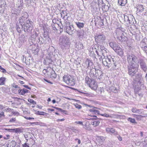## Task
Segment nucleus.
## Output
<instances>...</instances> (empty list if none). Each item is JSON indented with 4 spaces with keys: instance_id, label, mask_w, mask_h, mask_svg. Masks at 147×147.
Returning a JSON list of instances; mask_svg holds the SVG:
<instances>
[{
    "instance_id": "obj_1",
    "label": "nucleus",
    "mask_w": 147,
    "mask_h": 147,
    "mask_svg": "<svg viewBox=\"0 0 147 147\" xmlns=\"http://www.w3.org/2000/svg\"><path fill=\"white\" fill-rule=\"evenodd\" d=\"M143 85V79L141 75L138 74L136 76L132 83L133 88L135 91H138Z\"/></svg>"
},
{
    "instance_id": "obj_2",
    "label": "nucleus",
    "mask_w": 147,
    "mask_h": 147,
    "mask_svg": "<svg viewBox=\"0 0 147 147\" xmlns=\"http://www.w3.org/2000/svg\"><path fill=\"white\" fill-rule=\"evenodd\" d=\"M63 80L66 84L70 86L75 84V80L74 77L68 74H65L63 77Z\"/></svg>"
},
{
    "instance_id": "obj_3",
    "label": "nucleus",
    "mask_w": 147,
    "mask_h": 147,
    "mask_svg": "<svg viewBox=\"0 0 147 147\" xmlns=\"http://www.w3.org/2000/svg\"><path fill=\"white\" fill-rule=\"evenodd\" d=\"M42 73L44 75L52 78H55L57 75L53 69L51 67H48L43 70Z\"/></svg>"
},
{
    "instance_id": "obj_4",
    "label": "nucleus",
    "mask_w": 147,
    "mask_h": 147,
    "mask_svg": "<svg viewBox=\"0 0 147 147\" xmlns=\"http://www.w3.org/2000/svg\"><path fill=\"white\" fill-rule=\"evenodd\" d=\"M85 83L88 85L92 89L95 91L97 88L98 85L96 82L94 80L86 77L85 78Z\"/></svg>"
},
{
    "instance_id": "obj_5",
    "label": "nucleus",
    "mask_w": 147,
    "mask_h": 147,
    "mask_svg": "<svg viewBox=\"0 0 147 147\" xmlns=\"http://www.w3.org/2000/svg\"><path fill=\"white\" fill-rule=\"evenodd\" d=\"M139 65L138 64L129 65L128 66V73L129 75L134 76L138 71Z\"/></svg>"
},
{
    "instance_id": "obj_6",
    "label": "nucleus",
    "mask_w": 147,
    "mask_h": 147,
    "mask_svg": "<svg viewBox=\"0 0 147 147\" xmlns=\"http://www.w3.org/2000/svg\"><path fill=\"white\" fill-rule=\"evenodd\" d=\"M103 56L105 57L104 56ZM101 58L102 60L103 65L106 66H107L108 67H110L112 62L113 61V59L111 56H107L106 57L103 58L102 56H101Z\"/></svg>"
},
{
    "instance_id": "obj_7",
    "label": "nucleus",
    "mask_w": 147,
    "mask_h": 147,
    "mask_svg": "<svg viewBox=\"0 0 147 147\" xmlns=\"http://www.w3.org/2000/svg\"><path fill=\"white\" fill-rule=\"evenodd\" d=\"M127 60L129 65L138 64L137 63V58L134 55L129 54L127 55Z\"/></svg>"
},
{
    "instance_id": "obj_8",
    "label": "nucleus",
    "mask_w": 147,
    "mask_h": 147,
    "mask_svg": "<svg viewBox=\"0 0 147 147\" xmlns=\"http://www.w3.org/2000/svg\"><path fill=\"white\" fill-rule=\"evenodd\" d=\"M95 40L96 42L99 44H102L104 42L105 39V37L103 34H96L94 37Z\"/></svg>"
},
{
    "instance_id": "obj_9",
    "label": "nucleus",
    "mask_w": 147,
    "mask_h": 147,
    "mask_svg": "<svg viewBox=\"0 0 147 147\" xmlns=\"http://www.w3.org/2000/svg\"><path fill=\"white\" fill-rule=\"evenodd\" d=\"M117 37L118 39L121 42H124L126 40V37L124 36L121 31H117L116 32Z\"/></svg>"
},
{
    "instance_id": "obj_10",
    "label": "nucleus",
    "mask_w": 147,
    "mask_h": 147,
    "mask_svg": "<svg viewBox=\"0 0 147 147\" xmlns=\"http://www.w3.org/2000/svg\"><path fill=\"white\" fill-rule=\"evenodd\" d=\"M109 45L115 52L121 48L120 46L115 42H111L109 43Z\"/></svg>"
},
{
    "instance_id": "obj_11",
    "label": "nucleus",
    "mask_w": 147,
    "mask_h": 147,
    "mask_svg": "<svg viewBox=\"0 0 147 147\" xmlns=\"http://www.w3.org/2000/svg\"><path fill=\"white\" fill-rule=\"evenodd\" d=\"M31 23L30 21L27 20L24 24V32H29L30 31V28Z\"/></svg>"
},
{
    "instance_id": "obj_12",
    "label": "nucleus",
    "mask_w": 147,
    "mask_h": 147,
    "mask_svg": "<svg viewBox=\"0 0 147 147\" xmlns=\"http://www.w3.org/2000/svg\"><path fill=\"white\" fill-rule=\"evenodd\" d=\"M139 62L140 64L141 68L146 72L147 70V67L143 59H140Z\"/></svg>"
},
{
    "instance_id": "obj_13",
    "label": "nucleus",
    "mask_w": 147,
    "mask_h": 147,
    "mask_svg": "<svg viewBox=\"0 0 147 147\" xmlns=\"http://www.w3.org/2000/svg\"><path fill=\"white\" fill-rule=\"evenodd\" d=\"M96 118L90 119L92 120V121L90 122V124L94 125V127H96L99 125L100 123V121L98 120H95L94 119H96Z\"/></svg>"
},
{
    "instance_id": "obj_14",
    "label": "nucleus",
    "mask_w": 147,
    "mask_h": 147,
    "mask_svg": "<svg viewBox=\"0 0 147 147\" xmlns=\"http://www.w3.org/2000/svg\"><path fill=\"white\" fill-rule=\"evenodd\" d=\"M144 8L142 5H139L137 7V12L138 13L140 14L144 11Z\"/></svg>"
},
{
    "instance_id": "obj_15",
    "label": "nucleus",
    "mask_w": 147,
    "mask_h": 147,
    "mask_svg": "<svg viewBox=\"0 0 147 147\" xmlns=\"http://www.w3.org/2000/svg\"><path fill=\"white\" fill-rule=\"evenodd\" d=\"M95 25L96 26H99L100 27L104 25V23L103 21L99 20L95 22Z\"/></svg>"
},
{
    "instance_id": "obj_16",
    "label": "nucleus",
    "mask_w": 147,
    "mask_h": 147,
    "mask_svg": "<svg viewBox=\"0 0 147 147\" xmlns=\"http://www.w3.org/2000/svg\"><path fill=\"white\" fill-rule=\"evenodd\" d=\"M127 3V0H118V3L122 6H124Z\"/></svg>"
},
{
    "instance_id": "obj_17",
    "label": "nucleus",
    "mask_w": 147,
    "mask_h": 147,
    "mask_svg": "<svg viewBox=\"0 0 147 147\" xmlns=\"http://www.w3.org/2000/svg\"><path fill=\"white\" fill-rule=\"evenodd\" d=\"M116 52L117 53L118 55L121 57L123 56L124 53L123 50L121 48Z\"/></svg>"
},
{
    "instance_id": "obj_18",
    "label": "nucleus",
    "mask_w": 147,
    "mask_h": 147,
    "mask_svg": "<svg viewBox=\"0 0 147 147\" xmlns=\"http://www.w3.org/2000/svg\"><path fill=\"white\" fill-rule=\"evenodd\" d=\"M106 130L108 133L110 132L111 133H114L115 132V129L113 128L107 127L106 129Z\"/></svg>"
},
{
    "instance_id": "obj_19",
    "label": "nucleus",
    "mask_w": 147,
    "mask_h": 147,
    "mask_svg": "<svg viewBox=\"0 0 147 147\" xmlns=\"http://www.w3.org/2000/svg\"><path fill=\"white\" fill-rule=\"evenodd\" d=\"M76 24L77 26L79 28H81L84 27V24L83 23L78 22H76Z\"/></svg>"
},
{
    "instance_id": "obj_20",
    "label": "nucleus",
    "mask_w": 147,
    "mask_h": 147,
    "mask_svg": "<svg viewBox=\"0 0 147 147\" xmlns=\"http://www.w3.org/2000/svg\"><path fill=\"white\" fill-rule=\"evenodd\" d=\"M131 111L134 113H140L141 112V109H137L136 108H133L131 109Z\"/></svg>"
},
{
    "instance_id": "obj_21",
    "label": "nucleus",
    "mask_w": 147,
    "mask_h": 147,
    "mask_svg": "<svg viewBox=\"0 0 147 147\" xmlns=\"http://www.w3.org/2000/svg\"><path fill=\"white\" fill-rule=\"evenodd\" d=\"M134 116L136 117L137 120H140L143 117H145V116L142 115H137L135 114L134 115Z\"/></svg>"
},
{
    "instance_id": "obj_22",
    "label": "nucleus",
    "mask_w": 147,
    "mask_h": 147,
    "mask_svg": "<svg viewBox=\"0 0 147 147\" xmlns=\"http://www.w3.org/2000/svg\"><path fill=\"white\" fill-rule=\"evenodd\" d=\"M5 78L4 77L0 78V85H4L5 83Z\"/></svg>"
},
{
    "instance_id": "obj_23",
    "label": "nucleus",
    "mask_w": 147,
    "mask_h": 147,
    "mask_svg": "<svg viewBox=\"0 0 147 147\" xmlns=\"http://www.w3.org/2000/svg\"><path fill=\"white\" fill-rule=\"evenodd\" d=\"M14 132L16 133H20L22 132V129L20 128H16L14 129Z\"/></svg>"
},
{
    "instance_id": "obj_24",
    "label": "nucleus",
    "mask_w": 147,
    "mask_h": 147,
    "mask_svg": "<svg viewBox=\"0 0 147 147\" xmlns=\"http://www.w3.org/2000/svg\"><path fill=\"white\" fill-rule=\"evenodd\" d=\"M74 105L75 106V107L78 109H80L82 108V107L81 105H78L77 103H76L75 104H74Z\"/></svg>"
},
{
    "instance_id": "obj_25",
    "label": "nucleus",
    "mask_w": 147,
    "mask_h": 147,
    "mask_svg": "<svg viewBox=\"0 0 147 147\" xmlns=\"http://www.w3.org/2000/svg\"><path fill=\"white\" fill-rule=\"evenodd\" d=\"M128 121H130L131 123H136L135 120L134 119H132L131 118H129L128 119Z\"/></svg>"
},
{
    "instance_id": "obj_26",
    "label": "nucleus",
    "mask_w": 147,
    "mask_h": 147,
    "mask_svg": "<svg viewBox=\"0 0 147 147\" xmlns=\"http://www.w3.org/2000/svg\"><path fill=\"white\" fill-rule=\"evenodd\" d=\"M28 101L30 102L32 104H36V102L34 100H33L32 99H31L30 98H29L28 99Z\"/></svg>"
},
{
    "instance_id": "obj_27",
    "label": "nucleus",
    "mask_w": 147,
    "mask_h": 147,
    "mask_svg": "<svg viewBox=\"0 0 147 147\" xmlns=\"http://www.w3.org/2000/svg\"><path fill=\"white\" fill-rule=\"evenodd\" d=\"M19 21L20 23L21 24L22 26L23 25H24V23H25V22H24L22 18L20 19Z\"/></svg>"
},
{
    "instance_id": "obj_28",
    "label": "nucleus",
    "mask_w": 147,
    "mask_h": 147,
    "mask_svg": "<svg viewBox=\"0 0 147 147\" xmlns=\"http://www.w3.org/2000/svg\"><path fill=\"white\" fill-rule=\"evenodd\" d=\"M0 71H2L3 73L6 72V70L5 69L3 68L1 65H0Z\"/></svg>"
},
{
    "instance_id": "obj_29",
    "label": "nucleus",
    "mask_w": 147,
    "mask_h": 147,
    "mask_svg": "<svg viewBox=\"0 0 147 147\" xmlns=\"http://www.w3.org/2000/svg\"><path fill=\"white\" fill-rule=\"evenodd\" d=\"M97 109V107H94L92 109H89V110L90 111L93 113L94 112V111L96 110V109Z\"/></svg>"
},
{
    "instance_id": "obj_30",
    "label": "nucleus",
    "mask_w": 147,
    "mask_h": 147,
    "mask_svg": "<svg viewBox=\"0 0 147 147\" xmlns=\"http://www.w3.org/2000/svg\"><path fill=\"white\" fill-rule=\"evenodd\" d=\"M12 86L15 88H20V87H18V85H16L15 83H13L11 85Z\"/></svg>"
},
{
    "instance_id": "obj_31",
    "label": "nucleus",
    "mask_w": 147,
    "mask_h": 147,
    "mask_svg": "<svg viewBox=\"0 0 147 147\" xmlns=\"http://www.w3.org/2000/svg\"><path fill=\"white\" fill-rule=\"evenodd\" d=\"M5 130L11 132H14V129H5Z\"/></svg>"
},
{
    "instance_id": "obj_32",
    "label": "nucleus",
    "mask_w": 147,
    "mask_h": 147,
    "mask_svg": "<svg viewBox=\"0 0 147 147\" xmlns=\"http://www.w3.org/2000/svg\"><path fill=\"white\" fill-rule=\"evenodd\" d=\"M16 119L15 118H12L10 119L9 121V122L10 123H13L16 121Z\"/></svg>"
},
{
    "instance_id": "obj_33",
    "label": "nucleus",
    "mask_w": 147,
    "mask_h": 147,
    "mask_svg": "<svg viewBox=\"0 0 147 147\" xmlns=\"http://www.w3.org/2000/svg\"><path fill=\"white\" fill-rule=\"evenodd\" d=\"M100 115L101 116L108 117H109V115L108 114H107L106 113H105L104 114H100Z\"/></svg>"
},
{
    "instance_id": "obj_34",
    "label": "nucleus",
    "mask_w": 147,
    "mask_h": 147,
    "mask_svg": "<svg viewBox=\"0 0 147 147\" xmlns=\"http://www.w3.org/2000/svg\"><path fill=\"white\" fill-rule=\"evenodd\" d=\"M54 108L56 109L57 110H58L60 112L61 111H64V112L65 111H63V110L62 109L60 108H58V107H54Z\"/></svg>"
},
{
    "instance_id": "obj_35",
    "label": "nucleus",
    "mask_w": 147,
    "mask_h": 147,
    "mask_svg": "<svg viewBox=\"0 0 147 147\" xmlns=\"http://www.w3.org/2000/svg\"><path fill=\"white\" fill-rule=\"evenodd\" d=\"M5 115L4 113L3 112H2L0 113V118L2 117H5Z\"/></svg>"
},
{
    "instance_id": "obj_36",
    "label": "nucleus",
    "mask_w": 147,
    "mask_h": 147,
    "mask_svg": "<svg viewBox=\"0 0 147 147\" xmlns=\"http://www.w3.org/2000/svg\"><path fill=\"white\" fill-rule=\"evenodd\" d=\"M11 143L12 144V145H13V146H12V147H15V146H16V142L15 141H12L11 142Z\"/></svg>"
},
{
    "instance_id": "obj_37",
    "label": "nucleus",
    "mask_w": 147,
    "mask_h": 147,
    "mask_svg": "<svg viewBox=\"0 0 147 147\" xmlns=\"http://www.w3.org/2000/svg\"><path fill=\"white\" fill-rule=\"evenodd\" d=\"M77 124H79L80 125H83V122L82 121H77L76 122Z\"/></svg>"
},
{
    "instance_id": "obj_38",
    "label": "nucleus",
    "mask_w": 147,
    "mask_h": 147,
    "mask_svg": "<svg viewBox=\"0 0 147 147\" xmlns=\"http://www.w3.org/2000/svg\"><path fill=\"white\" fill-rule=\"evenodd\" d=\"M43 80H45V81L46 82H48V83H50V84H53V83L51 82H50V81L47 80L45 78H44L43 79Z\"/></svg>"
},
{
    "instance_id": "obj_39",
    "label": "nucleus",
    "mask_w": 147,
    "mask_h": 147,
    "mask_svg": "<svg viewBox=\"0 0 147 147\" xmlns=\"http://www.w3.org/2000/svg\"><path fill=\"white\" fill-rule=\"evenodd\" d=\"M23 147H29V146L27 143H25L23 145Z\"/></svg>"
},
{
    "instance_id": "obj_40",
    "label": "nucleus",
    "mask_w": 147,
    "mask_h": 147,
    "mask_svg": "<svg viewBox=\"0 0 147 147\" xmlns=\"http://www.w3.org/2000/svg\"><path fill=\"white\" fill-rule=\"evenodd\" d=\"M117 138H118V139L120 141H121L122 140V138L120 136L118 135V136H117Z\"/></svg>"
},
{
    "instance_id": "obj_41",
    "label": "nucleus",
    "mask_w": 147,
    "mask_h": 147,
    "mask_svg": "<svg viewBox=\"0 0 147 147\" xmlns=\"http://www.w3.org/2000/svg\"><path fill=\"white\" fill-rule=\"evenodd\" d=\"M44 113H45V112H43V111L40 112L39 113V115H44Z\"/></svg>"
},
{
    "instance_id": "obj_42",
    "label": "nucleus",
    "mask_w": 147,
    "mask_h": 147,
    "mask_svg": "<svg viewBox=\"0 0 147 147\" xmlns=\"http://www.w3.org/2000/svg\"><path fill=\"white\" fill-rule=\"evenodd\" d=\"M23 86L24 87L26 88L27 89H30V87H29L28 86H27V85H24Z\"/></svg>"
},
{
    "instance_id": "obj_43",
    "label": "nucleus",
    "mask_w": 147,
    "mask_h": 147,
    "mask_svg": "<svg viewBox=\"0 0 147 147\" xmlns=\"http://www.w3.org/2000/svg\"><path fill=\"white\" fill-rule=\"evenodd\" d=\"M93 113L94 114L97 113L98 114H99V111L98 110H95L94 112Z\"/></svg>"
},
{
    "instance_id": "obj_44",
    "label": "nucleus",
    "mask_w": 147,
    "mask_h": 147,
    "mask_svg": "<svg viewBox=\"0 0 147 147\" xmlns=\"http://www.w3.org/2000/svg\"><path fill=\"white\" fill-rule=\"evenodd\" d=\"M19 82L21 84H24V82L23 81L20 80L19 81Z\"/></svg>"
},
{
    "instance_id": "obj_45",
    "label": "nucleus",
    "mask_w": 147,
    "mask_h": 147,
    "mask_svg": "<svg viewBox=\"0 0 147 147\" xmlns=\"http://www.w3.org/2000/svg\"><path fill=\"white\" fill-rule=\"evenodd\" d=\"M17 30L18 32L19 33H21V30L20 28H17Z\"/></svg>"
},
{
    "instance_id": "obj_46",
    "label": "nucleus",
    "mask_w": 147,
    "mask_h": 147,
    "mask_svg": "<svg viewBox=\"0 0 147 147\" xmlns=\"http://www.w3.org/2000/svg\"><path fill=\"white\" fill-rule=\"evenodd\" d=\"M65 120V119L63 118L61 119H58L57 120V121H64Z\"/></svg>"
},
{
    "instance_id": "obj_47",
    "label": "nucleus",
    "mask_w": 147,
    "mask_h": 147,
    "mask_svg": "<svg viewBox=\"0 0 147 147\" xmlns=\"http://www.w3.org/2000/svg\"><path fill=\"white\" fill-rule=\"evenodd\" d=\"M60 99L59 98H57V103H58L59 102H60Z\"/></svg>"
},
{
    "instance_id": "obj_48",
    "label": "nucleus",
    "mask_w": 147,
    "mask_h": 147,
    "mask_svg": "<svg viewBox=\"0 0 147 147\" xmlns=\"http://www.w3.org/2000/svg\"><path fill=\"white\" fill-rule=\"evenodd\" d=\"M81 93H84V94L85 95V96H89V94H88L86 93H85L84 92H81Z\"/></svg>"
},
{
    "instance_id": "obj_49",
    "label": "nucleus",
    "mask_w": 147,
    "mask_h": 147,
    "mask_svg": "<svg viewBox=\"0 0 147 147\" xmlns=\"http://www.w3.org/2000/svg\"><path fill=\"white\" fill-rule=\"evenodd\" d=\"M26 92H19V94L22 95H24L25 94Z\"/></svg>"
},
{
    "instance_id": "obj_50",
    "label": "nucleus",
    "mask_w": 147,
    "mask_h": 147,
    "mask_svg": "<svg viewBox=\"0 0 147 147\" xmlns=\"http://www.w3.org/2000/svg\"><path fill=\"white\" fill-rule=\"evenodd\" d=\"M37 107L38 108L40 109H42V106H39V105H37Z\"/></svg>"
},
{
    "instance_id": "obj_51",
    "label": "nucleus",
    "mask_w": 147,
    "mask_h": 147,
    "mask_svg": "<svg viewBox=\"0 0 147 147\" xmlns=\"http://www.w3.org/2000/svg\"><path fill=\"white\" fill-rule=\"evenodd\" d=\"M63 111H65V112H64V111H61V112H63V113H65V115H67V111H66V110H63Z\"/></svg>"
},
{
    "instance_id": "obj_52",
    "label": "nucleus",
    "mask_w": 147,
    "mask_h": 147,
    "mask_svg": "<svg viewBox=\"0 0 147 147\" xmlns=\"http://www.w3.org/2000/svg\"><path fill=\"white\" fill-rule=\"evenodd\" d=\"M48 110L50 111H54V109H52L50 108L48 109Z\"/></svg>"
},
{
    "instance_id": "obj_53",
    "label": "nucleus",
    "mask_w": 147,
    "mask_h": 147,
    "mask_svg": "<svg viewBox=\"0 0 147 147\" xmlns=\"http://www.w3.org/2000/svg\"><path fill=\"white\" fill-rule=\"evenodd\" d=\"M39 111H37L36 113H35V114L37 115H39Z\"/></svg>"
},
{
    "instance_id": "obj_54",
    "label": "nucleus",
    "mask_w": 147,
    "mask_h": 147,
    "mask_svg": "<svg viewBox=\"0 0 147 147\" xmlns=\"http://www.w3.org/2000/svg\"><path fill=\"white\" fill-rule=\"evenodd\" d=\"M52 102L54 104L55 103V102H57V101L55 100H52Z\"/></svg>"
},
{
    "instance_id": "obj_55",
    "label": "nucleus",
    "mask_w": 147,
    "mask_h": 147,
    "mask_svg": "<svg viewBox=\"0 0 147 147\" xmlns=\"http://www.w3.org/2000/svg\"><path fill=\"white\" fill-rule=\"evenodd\" d=\"M32 119H34V118H33V117H29L28 118V120H31Z\"/></svg>"
},
{
    "instance_id": "obj_56",
    "label": "nucleus",
    "mask_w": 147,
    "mask_h": 147,
    "mask_svg": "<svg viewBox=\"0 0 147 147\" xmlns=\"http://www.w3.org/2000/svg\"><path fill=\"white\" fill-rule=\"evenodd\" d=\"M96 53H97V55L98 56H100V55L98 51H96Z\"/></svg>"
},
{
    "instance_id": "obj_57",
    "label": "nucleus",
    "mask_w": 147,
    "mask_h": 147,
    "mask_svg": "<svg viewBox=\"0 0 147 147\" xmlns=\"http://www.w3.org/2000/svg\"><path fill=\"white\" fill-rule=\"evenodd\" d=\"M136 93L135 94H138V95H139V96H142V94H141V93H140V94H139L138 93L139 92H136Z\"/></svg>"
},
{
    "instance_id": "obj_58",
    "label": "nucleus",
    "mask_w": 147,
    "mask_h": 147,
    "mask_svg": "<svg viewBox=\"0 0 147 147\" xmlns=\"http://www.w3.org/2000/svg\"><path fill=\"white\" fill-rule=\"evenodd\" d=\"M78 144H80L81 143V141L80 140L78 139Z\"/></svg>"
},
{
    "instance_id": "obj_59",
    "label": "nucleus",
    "mask_w": 147,
    "mask_h": 147,
    "mask_svg": "<svg viewBox=\"0 0 147 147\" xmlns=\"http://www.w3.org/2000/svg\"><path fill=\"white\" fill-rule=\"evenodd\" d=\"M90 60L88 59H87L86 61H87L88 63V66H89Z\"/></svg>"
},
{
    "instance_id": "obj_60",
    "label": "nucleus",
    "mask_w": 147,
    "mask_h": 147,
    "mask_svg": "<svg viewBox=\"0 0 147 147\" xmlns=\"http://www.w3.org/2000/svg\"><path fill=\"white\" fill-rule=\"evenodd\" d=\"M72 100L76 102H79L80 101L78 100H76L74 99H72Z\"/></svg>"
},
{
    "instance_id": "obj_61",
    "label": "nucleus",
    "mask_w": 147,
    "mask_h": 147,
    "mask_svg": "<svg viewBox=\"0 0 147 147\" xmlns=\"http://www.w3.org/2000/svg\"><path fill=\"white\" fill-rule=\"evenodd\" d=\"M23 92H27V90H26V89H24L23 90Z\"/></svg>"
},
{
    "instance_id": "obj_62",
    "label": "nucleus",
    "mask_w": 147,
    "mask_h": 147,
    "mask_svg": "<svg viewBox=\"0 0 147 147\" xmlns=\"http://www.w3.org/2000/svg\"><path fill=\"white\" fill-rule=\"evenodd\" d=\"M115 134V135L116 136L117 135H118L117 132H115L114 133Z\"/></svg>"
},
{
    "instance_id": "obj_63",
    "label": "nucleus",
    "mask_w": 147,
    "mask_h": 147,
    "mask_svg": "<svg viewBox=\"0 0 147 147\" xmlns=\"http://www.w3.org/2000/svg\"><path fill=\"white\" fill-rule=\"evenodd\" d=\"M3 138H4V139H5V140H7V139H9V138H8H8H6V137H4Z\"/></svg>"
},
{
    "instance_id": "obj_64",
    "label": "nucleus",
    "mask_w": 147,
    "mask_h": 147,
    "mask_svg": "<svg viewBox=\"0 0 147 147\" xmlns=\"http://www.w3.org/2000/svg\"><path fill=\"white\" fill-rule=\"evenodd\" d=\"M19 89L18 90V92H21L22 91V89H21L20 88H19Z\"/></svg>"
}]
</instances>
